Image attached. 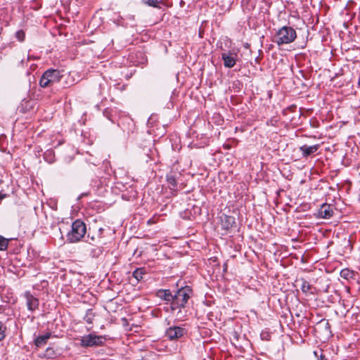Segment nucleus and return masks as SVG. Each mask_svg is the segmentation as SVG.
I'll list each match as a JSON object with an SVG mask.
<instances>
[{"label":"nucleus","mask_w":360,"mask_h":360,"mask_svg":"<svg viewBox=\"0 0 360 360\" xmlns=\"http://www.w3.org/2000/svg\"><path fill=\"white\" fill-rule=\"evenodd\" d=\"M297 38V32L290 26H283L279 28L273 37L272 41L278 46L293 42Z\"/></svg>","instance_id":"obj_1"},{"label":"nucleus","mask_w":360,"mask_h":360,"mask_svg":"<svg viewBox=\"0 0 360 360\" xmlns=\"http://www.w3.org/2000/svg\"><path fill=\"white\" fill-rule=\"evenodd\" d=\"M192 289L189 286L182 287L173 294L171 309L172 311L184 308L191 297Z\"/></svg>","instance_id":"obj_2"},{"label":"nucleus","mask_w":360,"mask_h":360,"mask_svg":"<svg viewBox=\"0 0 360 360\" xmlns=\"http://www.w3.org/2000/svg\"><path fill=\"white\" fill-rule=\"evenodd\" d=\"M86 233V224L80 219L72 222L71 230L67 234V240L70 243H77L84 238Z\"/></svg>","instance_id":"obj_3"},{"label":"nucleus","mask_w":360,"mask_h":360,"mask_svg":"<svg viewBox=\"0 0 360 360\" xmlns=\"http://www.w3.org/2000/svg\"><path fill=\"white\" fill-rule=\"evenodd\" d=\"M61 77L62 75L58 70L49 69L41 77L39 85L43 88L51 86L55 83L60 82Z\"/></svg>","instance_id":"obj_4"},{"label":"nucleus","mask_w":360,"mask_h":360,"mask_svg":"<svg viewBox=\"0 0 360 360\" xmlns=\"http://www.w3.org/2000/svg\"><path fill=\"white\" fill-rule=\"evenodd\" d=\"M103 340H105L103 336L90 333L82 338L80 345L83 347L102 346Z\"/></svg>","instance_id":"obj_5"},{"label":"nucleus","mask_w":360,"mask_h":360,"mask_svg":"<svg viewBox=\"0 0 360 360\" xmlns=\"http://www.w3.org/2000/svg\"><path fill=\"white\" fill-rule=\"evenodd\" d=\"M186 333L185 328L174 326L166 330L165 336L170 340H176L184 336Z\"/></svg>","instance_id":"obj_6"},{"label":"nucleus","mask_w":360,"mask_h":360,"mask_svg":"<svg viewBox=\"0 0 360 360\" xmlns=\"http://www.w3.org/2000/svg\"><path fill=\"white\" fill-rule=\"evenodd\" d=\"M24 297L26 300V305L29 311H34L39 308V299L35 297L30 292L26 291L24 293Z\"/></svg>","instance_id":"obj_7"},{"label":"nucleus","mask_w":360,"mask_h":360,"mask_svg":"<svg viewBox=\"0 0 360 360\" xmlns=\"http://www.w3.org/2000/svg\"><path fill=\"white\" fill-rule=\"evenodd\" d=\"M320 148L319 144H315L313 146H308L307 144H304L300 147V150L302 153V158H308L314 154H315L319 148Z\"/></svg>","instance_id":"obj_8"},{"label":"nucleus","mask_w":360,"mask_h":360,"mask_svg":"<svg viewBox=\"0 0 360 360\" xmlns=\"http://www.w3.org/2000/svg\"><path fill=\"white\" fill-rule=\"evenodd\" d=\"M318 214L319 217L323 219L330 218L333 214L332 205L327 203L323 204L319 210Z\"/></svg>","instance_id":"obj_9"},{"label":"nucleus","mask_w":360,"mask_h":360,"mask_svg":"<svg viewBox=\"0 0 360 360\" xmlns=\"http://www.w3.org/2000/svg\"><path fill=\"white\" fill-rule=\"evenodd\" d=\"M221 224L223 229L228 231L235 224V218L232 216L223 214L221 217Z\"/></svg>","instance_id":"obj_10"},{"label":"nucleus","mask_w":360,"mask_h":360,"mask_svg":"<svg viewBox=\"0 0 360 360\" xmlns=\"http://www.w3.org/2000/svg\"><path fill=\"white\" fill-rule=\"evenodd\" d=\"M166 180H167L168 187L171 190V193L173 195H176V193L178 190V188H177L178 184H177L176 179L175 176H174V174L172 173L167 174Z\"/></svg>","instance_id":"obj_11"},{"label":"nucleus","mask_w":360,"mask_h":360,"mask_svg":"<svg viewBox=\"0 0 360 360\" xmlns=\"http://www.w3.org/2000/svg\"><path fill=\"white\" fill-rule=\"evenodd\" d=\"M221 58L226 68H231L236 65V58L231 53H223L221 54Z\"/></svg>","instance_id":"obj_12"},{"label":"nucleus","mask_w":360,"mask_h":360,"mask_svg":"<svg viewBox=\"0 0 360 360\" xmlns=\"http://www.w3.org/2000/svg\"><path fill=\"white\" fill-rule=\"evenodd\" d=\"M157 297L167 302H172V300L173 298V294L170 291V290L160 289L158 290L156 292Z\"/></svg>","instance_id":"obj_13"},{"label":"nucleus","mask_w":360,"mask_h":360,"mask_svg":"<svg viewBox=\"0 0 360 360\" xmlns=\"http://www.w3.org/2000/svg\"><path fill=\"white\" fill-rule=\"evenodd\" d=\"M51 337V333H46L45 335L38 336L34 340L35 346L37 347H41L44 346L47 343L48 340L50 339Z\"/></svg>","instance_id":"obj_14"},{"label":"nucleus","mask_w":360,"mask_h":360,"mask_svg":"<svg viewBox=\"0 0 360 360\" xmlns=\"http://www.w3.org/2000/svg\"><path fill=\"white\" fill-rule=\"evenodd\" d=\"M146 271L145 268H137L133 272V277L139 281L143 278V276L146 274Z\"/></svg>","instance_id":"obj_15"},{"label":"nucleus","mask_w":360,"mask_h":360,"mask_svg":"<svg viewBox=\"0 0 360 360\" xmlns=\"http://www.w3.org/2000/svg\"><path fill=\"white\" fill-rule=\"evenodd\" d=\"M56 356V352L51 347H48L44 353V357L46 359H53Z\"/></svg>","instance_id":"obj_16"},{"label":"nucleus","mask_w":360,"mask_h":360,"mask_svg":"<svg viewBox=\"0 0 360 360\" xmlns=\"http://www.w3.org/2000/svg\"><path fill=\"white\" fill-rule=\"evenodd\" d=\"M10 240L11 239L0 236V251H4L7 249Z\"/></svg>","instance_id":"obj_17"},{"label":"nucleus","mask_w":360,"mask_h":360,"mask_svg":"<svg viewBox=\"0 0 360 360\" xmlns=\"http://www.w3.org/2000/svg\"><path fill=\"white\" fill-rule=\"evenodd\" d=\"M94 317V314L93 313L92 309H88L86 313V315L84 317V320L85 322L88 323H92Z\"/></svg>","instance_id":"obj_18"},{"label":"nucleus","mask_w":360,"mask_h":360,"mask_svg":"<svg viewBox=\"0 0 360 360\" xmlns=\"http://www.w3.org/2000/svg\"><path fill=\"white\" fill-rule=\"evenodd\" d=\"M354 273L352 271H350L347 269H342L340 271V276L341 277L345 278V279H349L353 277Z\"/></svg>","instance_id":"obj_19"},{"label":"nucleus","mask_w":360,"mask_h":360,"mask_svg":"<svg viewBox=\"0 0 360 360\" xmlns=\"http://www.w3.org/2000/svg\"><path fill=\"white\" fill-rule=\"evenodd\" d=\"M143 3L148 6L160 8L159 1L158 0H142Z\"/></svg>","instance_id":"obj_20"},{"label":"nucleus","mask_w":360,"mask_h":360,"mask_svg":"<svg viewBox=\"0 0 360 360\" xmlns=\"http://www.w3.org/2000/svg\"><path fill=\"white\" fill-rule=\"evenodd\" d=\"M6 329L5 324L0 321V341L5 339Z\"/></svg>","instance_id":"obj_21"},{"label":"nucleus","mask_w":360,"mask_h":360,"mask_svg":"<svg viewBox=\"0 0 360 360\" xmlns=\"http://www.w3.org/2000/svg\"><path fill=\"white\" fill-rule=\"evenodd\" d=\"M300 288L303 292L307 293L311 289V285L308 281L302 280Z\"/></svg>","instance_id":"obj_22"},{"label":"nucleus","mask_w":360,"mask_h":360,"mask_svg":"<svg viewBox=\"0 0 360 360\" xmlns=\"http://www.w3.org/2000/svg\"><path fill=\"white\" fill-rule=\"evenodd\" d=\"M15 37L18 39V41H23L25 38V32L22 30L17 31L15 33Z\"/></svg>","instance_id":"obj_23"},{"label":"nucleus","mask_w":360,"mask_h":360,"mask_svg":"<svg viewBox=\"0 0 360 360\" xmlns=\"http://www.w3.org/2000/svg\"><path fill=\"white\" fill-rule=\"evenodd\" d=\"M179 311L176 314V317L179 321H184L187 319V314L186 313H184L181 310V309H178Z\"/></svg>","instance_id":"obj_24"},{"label":"nucleus","mask_w":360,"mask_h":360,"mask_svg":"<svg viewBox=\"0 0 360 360\" xmlns=\"http://www.w3.org/2000/svg\"><path fill=\"white\" fill-rule=\"evenodd\" d=\"M101 253H102V248H93L91 250V255L92 257H97L100 255H101Z\"/></svg>","instance_id":"obj_25"},{"label":"nucleus","mask_w":360,"mask_h":360,"mask_svg":"<svg viewBox=\"0 0 360 360\" xmlns=\"http://www.w3.org/2000/svg\"><path fill=\"white\" fill-rule=\"evenodd\" d=\"M87 238L90 239L92 242H95L100 240L99 238H97L96 233H94L92 235H91V233L89 232L87 235Z\"/></svg>","instance_id":"obj_26"},{"label":"nucleus","mask_w":360,"mask_h":360,"mask_svg":"<svg viewBox=\"0 0 360 360\" xmlns=\"http://www.w3.org/2000/svg\"><path fill=\"white\" fill-rule=\"evenodd\" d=\"M104 229L103 228H99L96 231L97 238H103V233Z\"/></svg>","instance_id":"obj_27"},{"label":"nucleus","mask_w":360,"mask_h":360,"mask_svg":"<svg viewBox=\"0 0 360 360\" xmlns=\"http://www.w3.org/2000/svg\"><path fill=\"white\" fill-rule=\"evenodd\" d=\"M320 324H323V325H324V326H325L326 328L330 329V323H329L328 321H327V320H322V321L320 322Z\"/></svg>","instance_id":"obj_28"},{"label":"nucleus","mask_w":360,"mask_h":360,"mask_svg":"<svg viewBox=\"0 0 360 360\" xmlns=\"http://www.w3.org/2000/svg\"><path fill=\"white\" fill-rule=\"evenodd\" d=\"M261 336H262V340H269V337H270V335L268 333H262Z\"/></svg>","instance_id":"obj_29"},{"label":"nucleus","mask_w":360,"mask_h":360,"mask_svg":"<svg viewBox=\"0 0 360 360\" xmlns=\"http://www.w3.org/2000/svg\"><path fill=\"white\" fill-rule=\"evenodd\" d=\"M6 309V305H0V314L4 313Z\"/></svg>","instance_id":"obj_30"},{"label":"nucleus","mask_w":360,"mask_h":360,"mask_svg":"<svg viewBox=\"0 0 360 360\" xmlns=\"http://www.w3.org/2000/svg\"><path fill=\"white\" fill-rule=\"evenodd\" d=\"M7 197H8V195H7V194L1 193L0 192V202H1L3 199H4V198H7Z\"/></svg>","instance_id":"obj_31"},{"label":"nucleus","mask_w":360,"mask_h":360,"mask_svg":"<svg viewBox=\"0 0 360 360\" xmlns=\"http://www.w3.org/2000/svg\"><path fill=\"white\" fill-rule=\"evenodd\" d=\"M318 360H328L325 355L321 354L318 358Z\"/></svg>","instance_id":"obj_32"},{"label":"nucleus","mask_w":360,"mask_h":360,"mask_svg":"<svg viewBox=\"0 0 360 360\" xmlns=\"http://www.w3.org/2000/svg\"><path fill=\"white\" fill-rule=\"evenodd\" d=\"M122 322H123V323H124V324H125L126 323H127V319H126V318H123V319H122Z\"/></svg>","instance_id":"obj_33"},{"label":"nucleus","mask_w":360,"mask_h":360,"mask_svg":"<svg viewBox=\"0 0 360 360\" xmlns=\"http://www.w3.org/2000/svg\"><path fill=\"white\" fill-rule=\"evenodd\" d=\"M314 354L315 356H318L317 352H316V351L314 352Z\"/></svg>","instance_id":"obj_34"}]
</instances>
